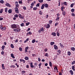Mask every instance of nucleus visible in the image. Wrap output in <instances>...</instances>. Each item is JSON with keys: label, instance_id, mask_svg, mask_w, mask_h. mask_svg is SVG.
I'll use <instances>...</instances> for the list:
<instances>
[{"label": "nucleus", "instance_id": "f257e3e1", "mask_svg": "<svg viewBox=\"0 0 75 75\" xmlns=\"http://www.w3.org/2000/svg\"><path fill=\"white\" fill-rule=\"evenodd\" d=\"M11 28L13 29L14 28H17V25L13 24L11 25Z\"/></svg>", "mask_w": 75, "mask_h": 75}, {"label": "nucleus", "instance_id": "f03ea898", "mask_svg": "<svg viewBox=\"0 0 75 75\" xmlns=\"http://www.w3.org/2000/svg\"><path fill=\"white\" fill-rule=\"evenodd\" d=\"M0 29H1L2 31H4V30H5L6 29V28L5 27H3V25H1L0 26Z\"/></svg>", "mask_w": 75, "mask_h": 75}, {"label": "nucleus", "instance_id": "7ed1b4c3", "mask_svg": "<svg viewBox=\"0 0 75 75\" xmlns=\"http://www.w3.org/2000/svg\"><path fill=\"white\" fill-rule=\"evenodd\" d=\"M19 18H21V19H24V17L23 16H22L20 14H19V15L18 16Z\"/></svg>", "mask_w": 75, "mask_h": 75}, {"label": "nucleus", "instance_id": "20e7f679", "mask_svg": "<svg viewBox=\"0 0 75 75\" xmlns=\"http://www.w3.org/2000/svg\"><path fill=\"white\" fill-rule=\"evenodd\" d=\"M51 35H53V36H54V37H56V33H55V32H53L51 33Z\"/></svg>", "mask_w": 75, "mask_h": 75}, {"label": "nucleus", "instance_id": "39448f33", "mask_svg": "<svg viewBox=\"0 0 75 75\" xmlns=\"http://www.w3.org/2000/svg\"><path fill=\"white\" fill-rule=\"evenodd\" d=\"M6 6L7 7H11V5L8 3H7L5 4Z\"/></svg>", "mask_w": 75, "mask_h": 75}, {"label": "nucleus", "instance_id": "423d86ee", "mask_svg": "<svg viewBox=\"0 0 75 75\" xmlns=\"http://www.w3.org/2000/svg\"><path fill=\"white\" fill-rule=\"evenodd\" d=\"M50 24L48 23L47 24V25L46 26V28H49L50 27Z\"/></svg>", "mask_w": 75, "mask_h": 75}, {"label": "nucleus", "instance_id": "0eeeda50", "mask_svg": "<svg viewBox=\"0 0 75 75\" xmlns=\"http://www.w3.org/2000/svg\"><path fill=\"white\" fill-rule=\"evenodd\" d=\"M54 49H55V50H58V47L56 45H54Z\"/></svg>", "mask_w": 75, "mask_h": 75}, {"label": "nucleus", "instance_id": "6e6552de", "mask_svg": "<svg viewBox=\"0 0 75 75\" xmlns=\"http://www.w3.org/2000/svg\"><path fill=\"white\" fill-rule=\"evenodd\" d=\"M20 62H23V63H25V60H24V59H20Z\"/></svg>", "mask_w": 75, "mask_h": 75}, {"label": "nucleus", "instance_id": "1a4fd4ad", "mask_svg": "<svg viewBox=\"0 0 75 75\" xmlns=\"http://www.w3.org/2000/svg\"><path fill=\"white\" fill-rule=\"evenodd\" d=\"M44 7H45V4H42L41 7V9H44Z\"/></svg>", "mask_w": 75, "mask_h": 75}, {"label": "nucleus", "instance_id": "9d476101", "mask_svg": "<svg viewBox=\"0 0 75 75\" xmlns=\"http://www.w3.org/2000/svg\"><path fill=\"white\" fill-rule=\"evenodd\" d=\"M32 34V33H31L30 32H29L27 33H26V35H31Z\"/></svg>", "mask_w": 75, "mask_h": 75}, {"label": "nucleus", "instance_id": "9b49d317", "mask_svg": "<svg viewBox=\"0 0 75 75\" xmlns=\"http://www.w3.org/2000/svg\"><path fill=\"white\" fill-rule=\"evenodd\" d=\"M30 65L31 68H34V66H33V63H30Z\"/></svg>", "mask_w": 75, "mask_h": 75}, {"label": "nucleus", "instance_id": "f8f14e48", "mask_svg": "<svg viewBox=\"0 0 75 75\" xmlns=\"http://www.w3.org/2000/svg\"><path fill=\"white\" fill-rule=\"evenodd\" d=\"M63 9H65V7H64L63 6H62L61 7V10L62 11H64V10H63Z\"/></svg>", "mask_w": 75, "mask_h": 75}, {"label": "nucleus", "instance_id": "ddd939ff", "mask_svg": "<svg viewBox=\"0 0 75 75\" xmlns=\"http://www.w3.org/2000/svg\"><path fill=\"white\" fill-rule=\"evenodd\" d=\"M4 48H5V46L3 45L2 46L1 48L2 51H3L4 50Z\"/></svg>", "mask_w": 75, "mask_h": 75}, {"label": "nucleus", "instance_id": "4468645a", "mask_svg": "<svg viewBox=\"0 0 75 75\" xmlns=\"http://www.w3.org/2000/svg\"><path fill=\"white\" fill-rule=\"evenodd\" d=\"M40 30H41L42 32H43V31H45V30L44 29L43 27H42L41 28Z\"/></svg>", "mask_w": 75, "mask_h": 75}, {"label": "nucleus", "instance_id": "2eb2a0df", "mask_svg": "<svg viewBox=\"0 0 75 75\" xmlns=\"http://www.w3.org/2000/svg\"><path fill=\"white\" fill-rule=\"evenodd\" d=\"M69 72L70 73H71V75H73L74 74V72H73V71L72 70H70L69 71Z\"/></svg>", "mask_w": 75, "mask_h": 75}, {"label": "nucleus", "instance_id": "dca6fc26", "mask_svg": "<svg viewBox=\"0 0 75 75\" xmlns=\"http://www.w3.org/2000/svg\"><path fill=\"white\" fill-rule=\"evenodd\" d=\"M11 55L12 58H15V57L14 56V55L13 54H11Z\"/></svg>", "mask_w": 75, "mask_h": 75}, {"label": "nucleus", "instance_id": "f3484780", "mask_svg": "<svg viewBox=\"0 0 75 75\" xmlns=\"http://www.w3.org/2000/svg\"><path fill=\"white\" fill-rule=\"evenodd\" d=\"M45 6L46 8H48V4H45Z\"/></svg>", "mask_w": 75, "mask_h": 75}, {"label": "nucleus", "instance_id": "a211bd4d", "mask_svg": "<svg viewBox=\"0 0 75 75\" xmlns=\"http://www.w3.org/2000/svg\"><path fill=\"white\" fill-rule=\"evenodd\" d=\"M71 50H72V51H74L75 50V48L74 47H71Z\"/></svg>", "mask_w": 75, "mask_h": 75}, {"label": "nucleus", "instance_id": "6ab92c4d", "mask_svg": "<svg viewBox=\"0 0 75 75\" xmlns=\"http://www.w3.org/2000/svg\"><path fill=\"white\" fill-rule=\"evenodd\" d=\"M75 4V3H73L71 4L70 5L71 7H74V6Z\"/></svg>", "mask_w": 75, "mask_h": 75}, {"label": "nucleus", "instance_id": "aec40b11", "mask_svg": "<svg viewBox=\"0 0 75 75\" xmlns=\"http://www.w3.org/2000/svg\"><path fill=\"white\" fill-rule=\"evenodd\" d=\"M20 30H21V29L20 28H18L16 29V31L17 32H19L20 31Z\"/></svg>", "mask_w": 75, "mask_h": 75}, {"label": "nucleus", "instance_id": "412c9836", "mask_svg": "<svg viewBox=\"0 0 75 75\" xmlns=\"http://www.w3.org/2000/svg\"><path fill=\"white\" fill-rule=\"evenodd\" d=\"M12 11L11 9H9L8 10V13H11Z\"/></svg>", "mask_w": 75, "mask_h": 75}, {"label": "nucleus", "instance_id": "4be33fe9", "mask_svg": "<svg viewBox=\"0 0 75 75\" xmlns=\"http://www.w3.org/2000/svg\"><path fill=\"white\" fill-rule=\"evenodd\" d=\"M0 3H1V4H4V0H1L0 1Z\"/></svg>", "mask_w": 75, "mask_h": 75}, {"label": "nucleus", "instance_id": "5701e85b", "mask_svg": "<svg viewBox=\"0 0 75 75\" xmlns=\"http://www.w3.org/2000/svg\"><path fill=\"white\" fill-rule=\"evenodd\" d=\"M59 44L60 45V46L61 48H64V46L63 45H62V44L61 43H59Z\"/></svg>", "mask_w": 75, "mask_h": 75}, {"label": "nucleus", "instance_id": "b1692460", "mask_svg": "<svg viewBox=\"0 0 75 75\" xmlns=\"http://www.w3.org/2000/svg\"><path fill=\"white\" fill-rule=\"evenodd\" d=\"M11 47L12 48H14V45L12 44H11Z\"/></svg>", "mask_w": 75, "mask_h": 75}, {"label": "nucleus", "instance_id": "393cba45", "mask_svg": "<svg viewBox=\"0 0 75 75\" xmlns=\"http://www.w3.org/2000/svg\"><path fill=\"white\" fill-rule=\"evenodd\" d=\"M7 11H8V8H6L5 9V13H7Z\"/></svg>", "mask_w": 75, "mask_h": 75}, {"label": "nucleus", "instance_id": "a878e982", "mask_svg": "<svg viewBox=\"0 0 75 75\" xmlns=\"http://www.w3.org/2000/svg\"><path fill=\"white\" fill-rule=\"evenodd\" d=\"M29 40V39H28V38H27V39L24 41V43H25V42H27V41H28Z\"/></svg>", "mask_w": 75, "mask_h": 75}, {"label": "nucleus", "instance_id": "bb28decb", "mask_svg": "<svg viewBox=\"0 0 75 75\" xmlns=\"http://www.w3.org/2000/svg\"><path fill=\"white\" fill-rule=\"evenodd\" d=\"M72 69L73 70V71H75V69H74L75 68V67L74 66H72Z\"/></svg>", "mask_w": 75, "mask_h": 75}, {"label": "nucleus", "instance_id": "cd10ccee", "mask_svg": "<svg viewBox=\"0 0 75 75\" xmlns=\"http://www.w3.org/2000/svg\"><path fill=\"white\" fill-rule=\"evenodd\" d=\"M2 68L3 69H4L5 68H4V64H2Z\"/></svg>", "mask_w": 75, "mask_h": 75}, {"label": "nucleus", "instance_id": "c85d7f7f", "mask_svg": "<svg viewBox=\"0 0 75 75\" xmlns=\"http://www.w3.org/2000/svg\"><path fill=\"white\" fill-rule=\"evenodd\" d=\"M59 18H60L59 17H57L56 19V21H59Z\"/></svg>", "mask_w": 75, "mask_h": 75}, {"label": "nucleus", "instance_id": "c756f323", "mask_svg": "<svg viewBox=\"0 0 75 75\" xmlns=\"http://www.w3.org/2000/svg\"><path fill=\"white\" fill-rule=\"evenodd\" d=\"M55 44V42H50V45H54Z\"/></svg>", "mask_w": 75, "mask_h": 75}, {"label": "nucleus", "instance_id": "7c9ffc66", "mask_svg": "<svg viewBox=\"0 0 75 75\" xmlns=\"http://www.w3.org/2000/svg\"><path fill=\"white\" fill-rule=\"evenodd\" d=\"M49 65L50 67H52V62H49Z\"/></svg>", "mask_w": 75, "mask_h": 75}, {"label": "nucleus", "instance_id": "2f4dec72", "mask_svg": "<svg viewBox=\"0 0 75 75\" xmlns=\"http://www.w3.org/2000/svg\"><path fill=\"white\" fill-rule=\"evenodd\" d=\"M30 24V22H27V23H26V26H28V25H29V24Z\"/></svg>", "mask_w": 75, "mask_h": 75}, {"label": "nucleus", "instance_id": "473e14b6", "mask_svg": "<svg viewBox=\"0 0 75 75\" xmlns=\"http://www.w3.org/2000/svg\"><path fill=\"white\" fill-rule=\"evenodd\" d=\"M37 9V7H34L33 8V10H36Z\"/></svg>", "mask_w": 75, "mask_h": 75}, {"label": "nucleus", "instance_id": "72a5a7b5", "mask_svg": "<svg viewBox=\"0 0 75 75\" xmlns=\"http://www.w3.org/2000/svg\"><path fill=\"white\" fill-rule=\"evenodd\" d=\"M59 23H55L54 25H55V27H56V26H57L58 25Z\"/></svg>", "mask_w": 75, "mask_h": 75}, {"label": "nucleus", "instance_id": "f704fd0d", "mask_svg": "<svg viewBox=\"0 0 75 75\" xmlns=\"http://www.w3.org/2000/svg\"><path fill=\"white\" fill-rule=\"evenodd\" d=\"M56 34L58 37H59V35H60L59 33L58 32L56 33Z\"/></svg>", "mask_w": 75, "mask_h": 75}, {"label": "nucleus", "instance_id": "c9c22d12", "mask_svg": "<svg viewBox=\"0 0 75 75\" xmlns=\"http://www.w3.org/2000/svg\"><path fill=\"white\" fill-rule=\"evenodd\" d=\"M38 1L40 3H42L43 1V0H38Z\"/></svg>", "mask_w": 75, "mask_h": 75}, {"label": "nucleus", "instance_id": "e433bc0d", "mask_svg": "<svg viewBox=\"0 0 75 75\" xmlns=\"http://www.w3.org/2000/svg\"><path fill=\"white\" fill-rule=\"evenodd\" d=\"M25 60H28V57H25Z\"/></svg>", "mask_w": 75, "mask_h": 75}, {"label": "nucleus", "instance_id": "4c0bfd02", "mask_svg": "<svg viewBox=\"0 0 75 75\" xmlns=\"http://www.w3.org/2000/svg\"><path fill=\"white\" fill-rule=\"evenodd\" d=\"M10 68H15V66L14 65H11L10 66Z\"/></svg>", "mask_w": 75, "mask_h": 75}, {"label": "nucleus", "instance_id": "58836bf2", "mask_svg": "<svg viewBox=\"0 0 75 75\" xmlns=\"http://www.w3.org/2000/svg\"><path fill=\"white\" fill-rule=\"evenodd\" d=\"M74 11H75V9L74 8L71 9V11L72 13H74Z\"/></svg>", "mask_w": 75, "mask_h": 75}, {"label": "nucleus", "instance_id": "ea45409f", "mask_svg": "<svg viewBox=\"0 0 75 75\" xmlns=\"http://www.w3.org/2000/svg\"><path fill=\"white\" fill-rule=\"evenodd\" d=\"M24 73H25V71H21V74H24Z\"/></svg>", "mask_w": 75, "mask_h": 75}, {"label": "nucleus", "instance_id": "a19ab883", "mask_svg": "<svg viewBox=\"0 0 75 75\" xmlns=\"http://www.w3.org/2000/svg\"><path fill=\"white\" fill-rule=\"evenodd\" d=\"M62 14L63 16H65V11L63 12L62 13Z\"/></svg>", "mask_w": 75, "mask_h": 75}, {"label": "nucleus", "instance_id": "79ce46f5", "mask_svg": "<svg viewBox=\"0 0 75 75\" xmlns=\"http://www.w3.org/2000/svg\"><path fill=\"white\" fill-rule=\"evenodd\" d=\"M71 52H68V55H71Z\"/></svg>", "mask_w": 75, "mask_h": 75}, {"label": "nucleus", "instance_id": "37998d69", "mask_svg": "<svg viewBox=\"0 0 75 75\" xmlns=\"http://www.w3.org/2000/svg\"><path fill=\"white\" fill-rule=\"evenodd\" d=\"M75 64V61H73L71 63V64L72 65H74Z\"/></svg>", "mask_w": 75, "mask_h": 75}, {"label": "nucleus", "instance_id": "c03bdc74", "mask_svg": "<svg viewBox=\"0 0 75 75\" xmlns=\"http://www.w3.org/2000/svg\"><path fill=\"white\" fill-rule=\"evenodd\" d=\"M3 9H1V10H0V14H1L2 13H3Z\"/></svg>", "mask_w": 75, "mask_h": 75}, {"label": "nucleus", "instance_id": "a18cd8bd", "mask_svg": "<svg viewBox=\"0 0 75 75\" xmlns=\"http://www.w3.org/2000/svg\"><path fill=\"white\" fill-rule=\"evenodd\" d=\"M45 57H48V53H46L45 55Z\"/></svg>", "mask_w": 75, "mask_h": 75}, {"label": "nucleus", "instance_id": "49530a36", "mask_svg": "<svg viewBox=\"0 0 75 75\" xmlns=\"http://www.w3.org/2000/svg\"><path fill=\"white\" fill-rule=\"evenodd\" d=\"M14 17H16V18H17V17H18V15H17V14H15L14 16Z\"/></svg>", "mask_w": 75, "mask_h": 75}, {"label": "nucleus", "instance_id": "de8ad7c7", "mask_svg": "<svg viewBox=\"0 0 75 75\" xmlns=\"http://www.w3.org/2000/svg\"><path fill=\"white\" fill-rule=\"evenodd\" d=\"M19 50L20 51H21L23 50V49L21 47H19Z\"/></svg>", "mask_w": 75, "mask_h": 75}, {"label": "nucleus", "instance_id": "09e8293b", "mask_svg": "<svg viewBox=\"0 0 75 75\" xmlns=\"http://www.w3.org/2000/svg\"><path fill=\"white\" fill-rule=\"evenodd\" d=\"M36 7H39L40 6V3H38L36 5Z\"/></svg>", "mask_w": 75, "mask_h": 75}, {"label": "nucleus", "instance_id": "8fccbe9b", "mask_svg": "<svg viewBox=\"0 0 75 75\" xmlns=\"http://www.w3.org/2000/svg\"><path fill=\"white\" fill-rule=\"evenodd\" d=\"M19 4H22L23 3V2H22V1H19Z\"/></svg>", "mask_w": 75, "mask_h": 75}, {"label": "nucleus", "instance_id": "3c124183", "mask_svg": "<svg viewBox=\"0 0 75 75\" xmlns=\"http://www.w3.org/2000/svg\"><path fill=\"white\" fill-rule=\"evenodd\" d=\"M15 12L17 13V14H18V13H19V11H18V10L15 11Z\"/></svg>", "mask_w": 75, "mask_h": 75}, {"label": "nucleus", "instance_id": "603ef678", "mask_svg": "<svg viewBox=\"0 0 75 75\" xmlns=\"http://www.w3.org/2000/svg\"><path fill=\"white\" fill-rule=\"evenodd\" d=\"M39 14H40V15H42V12H41V11H39Z\"/></svg>", "mask_w": 75, "mask_h": 75}, {"label": "nucleus", "instance_id": "864d4df0", "mask_svg": "<svg viewBox=\"0 0 75 75\" xmlns=\"http://www.w3.org/2000/svg\"><path fill=\"white\" fill-rule=\"evenodd\" d=\"M52 21H51V20H50L49 21V24H52Z\"/></svg>", "mask_w": 75, "mask_h": 75}, {"label": "nucleus", "instance_id": "5fc2aeb1", "mask_svg": "<svg viewBox=\"0 0 75 75\" xmlns=\"http://www.w3.org/2000/svg\"><path fill=\"white\" fill-rule=\"evenodd\" d=\"M35 42V40H33L32 41V43H34Z\"/></svg>", "mask_w": 75, "mask_h": 75}, {"label": "nucleus", "instance_id": "6e6d98bb", "mask_svg": "<svg viewBox=\"0 0 75 75\" xmlns=\"http://www.w3.org/2000/svg\"><path fill=\"white\" fill-rule=\"evenodd\" d=\"M23 8L24 10H26V7L25 6H23Z\"/></svg>", "mask_w": 75, "mask_h": 75}, {"label": "nucleus", "instance_id": "4d7b16f0", "mask_svg": "<svg viewBox=\"0 0 75 75\" xmlns=\"http://www.w3.org/2000/svg\"><path fill=\"white\" fill-rule=\"evenodd\" d=\"M21 27H23V26H24V23H22L21 24Z\"/></svg>", "mask_w": 75, "mask_h": 75}, {"label": "nucleus", "instance_id": "13d9d810", "mask_svg": "<svg viewBox=\"0 0 75 75\" xmlns=\"http://www.w3.org/2000/svg\"><path fill=\"white\" fill-rule=\"evenodd\" d=\"M1 54L2 55H4V52L2 51L1 53Z\"/></svg>", "mask_w": 75, "mask_h": 75}, {"label": "nucleus", "instance_id": "bf43d9fd", "mask_svg": "<svg viewBox=\"0 0 75 75\" xmlns=\"http://www.w3.org/2000/svg\"><path fill=\"white\" fill-rule=\"evenodd\" d=\"M18 10V8H17V7H16L15 8V11H16V10L17 11Z\"/></svg>", "mask_w": 75, "mask_h": 75}, {"label": "nucleus", "instance_id": "052dcab7", "mask_svg": "<svg viewBox=\"0 0 75 75\" xmlns=\"http://www.w3.org/2000/svg\"><path fill=\"white\" fill-rule=\"evenodd\" d=\"M57 52L59 54H61V51L60 50H59Z\"/></svg>", "mask_w": 75, "mask_h": 75}, {"label": "nucleus", "instance_id": "680f3d73", "mask_svg": "<svg viewBox=\"0 0 75 75\" xmlns=\"http://www.w3.org/2000/svg\"><path fill=\"white\" fill-rule=\"evenodd\" d=\"M15 5H17L18 4V3L17 1H16L15 3Z\"/></svg>", "mask_w": 75, "mask_h": 75}, {"label": "nucleus", "instance_id": "e2e57ef3", "mask_svg": "<svg viewBox=\"0 0 75 75\" xmlns=\"http://www.w3.org/2000/svg\"><path fill=\"white\" fill-rule=\"evenodd\" d=\"M71 16H74V17H75V14L74 13H71Z\"/></svg>", "mask_w": 75, "mask_h": 75}, {"label": "nucleus", "instance_id": "0e129e2a", "mask_svg": "<svg viewBox=\"0 0 75 75\" xmlns=\"http://www.w3.org/2000/svg\"><path fill=\"white\" fill-rule=\"evenodd\" d=\"M30 30V28H28V30H26V32H28V31H29Z\"/></svg>", "mask_w": 75, "mask_h": 75}, {"label": "nucleus", "instance_id": "69168bd1", "mask_svg": "<svg viewBox=\"0 0 75 75\" xmlns=\"http://www.w3.org/2000/svg\"><path fill=\"white\" fill-rule=\"evenodd\" d=\"M29 48V47L27 46L25 48V49L26 50H28V49Z\"/></svg>", "mask_w": 75, "mask_h": 75}, {"label": "nucleus", "instance_id": "338daca9", "mask_svg": "<svg viewBox=\"0 0 75 75\" xmlns=\"http://www.w3.org/2000/svg\"><path fill=\"white\" fill-rule=\"evenodd\" d=\"M15 6L16 7H19V5L18 4V5H15Z\"/></svg>", "mask_w": 75, "mask_h": 75}, {"label": "nucleus", "instance_id": "774afa93", "mask_svg": "<svg viewBox=\"0 0 75 75\" xmlns=\"http://www.w3.org/2000/svg\"><path fill=\"white\" fill-rule=\"evenodd\" d=\"M63 3H64V5H65L66 6H67V2H64Z\"/></svg>", "mask_w": 75, "mask_h": 75}]
</instances>
